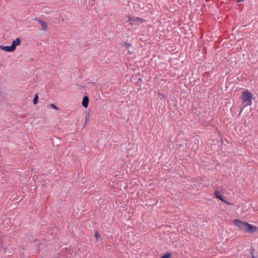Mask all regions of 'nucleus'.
I'll return each instance as SVG.
<instances>
[{
	"label": "nucleus",
	"instance_id": "7ed1b4c3",
	"mask_svg": "<svg viewBox=\"0 0 258 258\" xmlns=\"http://www.w3.org/2000/svg\"><path fill=\"white\" fill-rule=\"evenodd\" d=\"M128 21L131 22V24L133 25H137L139 24H141L144 22V20L140 17H136V16H129L128 17Z\"/></svg>",
	"mask_w": 258,
	"mask_h": 258
},
{
	"label": "nucleus",
	"instance_id": "4468645a",
	"mask_svg": "<svg viewBox=\"0 0 258 258\" xmlns=\"http://www.w3.org/2000/svg\"><path fill=\"white\" fill-rule=\"evenodd\" d=\"M250 254L252 256L251 258H255V257L254 256V249H252V251L250 252Z\"/></svg>",
	"mask_w": 258,
	"mask_h": 258
},
{
	"label": "nucleus",
	"instance_id": "6e6552de",
	"mask_svg": "<svg viewBox=\"0 0 258 258\" xmlns=\"http://www.w3.org/2000/svg\"><path fill=\"white\" fill-rule=\"evenodd\" d=\"M215 195L217 198L220 200L221 201L226 203V202L223 199V197H222L220 191H219L218 190H216L215 191Z\"/></svg>",
	"mask_w": 258,
	"mask_h": 258
},
{
	"label": "nucleus",
	"instance_id": "f03ea898",
	"mask_svg": "<svg viewBox=\"0 0 258 258\" xmlns=\"http://www.w3.org/2000/svg\"><path fill=\"white\" fill-rule=\"evenodd\" d=\"M234 224L235 226L239 227L240 230L244 231L245 232L247 231L248 223L246 222H242L239 220H234Z\"/></svg>",
	"mask_w": 258,
	"mask_h": 258
},
{
	"label": "nucleus",
	"instance_id": "ddd939ff",
	"mask_svg": "<svg viewBox=\"0 0 258 258\" xmlns=\"http://www.w3.org/2000/svg\"><path fill=\"white\" fill-rule=\"evenodd\" d=\"M171 256V254L170 253H167L160 258H170Z\"/></svg>",
	"mask_w": 258,
	"mask_h": 258
},
{
	"label": "nucleus",
	"instance_id": "20e7f679",
	"mask_svg": "<svg viewBox=\"0 0 258 258\" xmlns=\"http://www.w3.org/2000/svg\"><path fill=\"white\" fill-rule=\"evenodd\" d=\"M33 20L37 21L40 25L41 27L39 28V30L45 31L47 30L48 24L46 22L37 18H34Z\"/></svg>",
	"mask_w": 258,
	"mask_h": 258
},
{
	"label": "nucleus",
	"instance_id": "2eb2a0df",
	"mask_svg": "<svg viewBox=\"0 0 258 258\" xmlns=\"http://www.w3.org/2000/svg\"><path fill=\"white\" fill-rule=\"evenodd\" d=\"M95 237H96V238H98L99 237H100L99 234L97 232H96L95 233Z\"/></svg>",
	"mask_w": 258,
	"mask_h": 258
},
{
	"label": "nucleus",
	"instance_id": "9d476101",
	"mask_svg": "<svg viewBox=\"0 0 258 258\" xmlns=\"http://www.w3.org/2000/svg\"><path fill=\"white\" fill-rule=\"evenodd\" d=\"M123 46L125 47L126 48L128 49L132 46V44L128 42L124 41L123 43Z\"/></svg>",
	"mask_w": 258,
	"mask_h": 258
},
{
	"label": "nucleus",
	"instance_id": "9b49d317",
	"mask_svg": "<svg viewBox=\"0 0 258 258\" xmlns=\"http://www.w3.org/2000/svg\"><path fill=\"white\" fill-rule=\"evenodd\" d=\"M47 106L53 108L55 110H58V108L53 104H48Z\"/></svg>",
	"mask_w": 258,
	"mask_h": 258
},
{
	"label": "nucleus",
	"instance_id": "f8f14e48",
	"mask_svg": "<svg viewBox=\"0 0 258 258\" xmlns=\"http://www.w3.org/2000/svg\"><path fill=\"white\" fill-rule=\"evenodd\" d=\"M38 99V95H37V94H36L35 95L33 101L34 104H36L37 103Z\"/></svg>",
	"mask_w": 258,
	"mask_h": 258
},
{
	"label": "nucleus",
	"instance_id": "1a4fd4ad",
	"mask_svg": "<svg viewBox=\"0 0 258 258\" xmlns=\"http://www.w3.org/2000/svg\"><path fill=\"white\" fill-rule=\"evenodd\" d=\"M0 49L1 50L7 51V52H13L14 51L11 48V46H4L3 45H0Z\"/></svg>",
	"mask_w": 258,
	"mask_h": 258
},
{
	"label": "nucleus",
	"instance_id": "0eeeda50",
	"mask_svg": "<svg viewBox=\"0 0 258 258\" xmlns=\"http://www.w3.org/2000/svg\"><path fill=\"white\" fill-rule=\"evenodd\" d=\"M88 103H89L88 97V96L84 97L83 98V100H82V105L83 106V107H84L85 108H87L88 105Z\"/></svg>",
	"mask_w": 258,
	"mask_h": 258
},
{
	"label": "nucleus",
	"instance_id": "dca6fc26",
	"mask_svg": "<svg viewBox=\"0 0 258 258\" xmlns=\"http://www.w3.org/2000/svg\"><path fill=\"white\" fill-rule=\"evenodd\" d=\"M243 0H239L238 1V2H241V1H243Z\"/></svg>",
	"mask_w": 258,
	"mask_h": 258
},
{
	"label": "nucleus",
	"instance_id": "f257e3e1",
	"mask_svg": "<svg viewBox=\"0 0 258 258\" xmlns=\"http://www.w3.org/2000/svg\"><path fill=\"white\" fill-rule=\"evenodd\" d=\"M252 94L247 90L242 92L240 97L242 102L246 103L244 106L250 105L252 104Z\"/></svg>",
	"mask_w": 258,
	"mask_h": 258
},
{
	"label": "nucleus",
	"instance_id": "39448f33",
	"mask_svg": "<svg viewBox=\"0 0 258 258\" xmlns=\"http://www.w3.org/2000/svg\"><path fill=\"white\" fill-rule=\"evenodd\" d=\"M21 40L19 38H17L16 40L12 42V44L11 45V48L13 51H15L17 46L21 44Z\"/></svg>",
	"mask_w": 258,
	"mask_h": 258
},
{
	"label": "nucleus",
	"instance_id": "423d86ee",
	"mask_svg": "<svg viewBox=\"0 0 258 258\" xmlns=\"http://www.w3.org/2000/svg\"><path fill=\"white\" fill-rule=\"evenodd\" d=\"M246 232L252 233L256 231L257 227L255 226L248 224Z\"/></svg>",
	"mask_w": 258,
	"mask_h": 258
}]
</instances>
